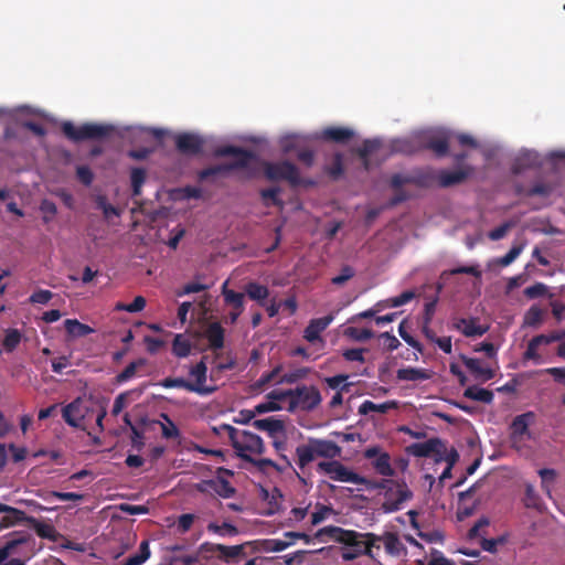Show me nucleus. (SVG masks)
I'll return each mask as SVG.
<instances>
[{
  "mask_svg": "<svg viewBox=\"0 0 565 565\" xmlns=\"http://www.w3.org/2000/svg\"><path fill=\"white\" fill-rule=\"evenodd\" d=\"M323 534L329 535L335 542L343 545L341 557L344 561H353L360 556H367L372 561H377V553L374 551L376 537L373 532H358L330 525L320 529L317 536Z\"/></svg>",
  "mask_w": 565,
  "mask_h": 565,
  "instance_id": "nucleus-1",
  "label": "nucleus"
},
{
  "mask_svg": "<svg viewBox=\"0 0 565 565\" xmlns=\"http://www.w3.org/2000/svg\"><path fill=\"white\" fill-rule=\"evenodd\" d=\"M206 356H203L198 363L189 366V376L192 380L184 377H166L159 384L164 388H183L188 392L196 393L201 396L213 394L217 387L215 385H207V365Z\"/></svg>",
  "mask_w": 565,
  "mask_h": 565,
  "instance_id": "nucleus-2",
  "label": "nucleus"
},
{
  "mask_svg": "<svg viewBox=\"0 0 565 565\" xmlns=\"http://www.w3.org/2000/svg\"><path fill=\"white\" fill-rule=\"evenodd\" d=\"M221 430L227 434L232 447L243 460H245L246 456H250V454L262 455L265 451L263 439L252 431L238 430L227 424L221 425L217 433Z\"/></svg>",
  "mask_w": 565,
  "mask_h": 565,
  "instance_id": "nucleus-3",
  "label": "nucleus"
},
{
  "mask_svg": "<svg viewBox=\"0 0 565 565\" xmlns=\"http://www.w3.org/2000/svg\"><path fill=\"white\" fill-rule=\"evenodd\" d=\"M61 129L64 136L73 142L102 139L114 131L111 125L86 122L77 127L72 121H64Z\"/></svg>",
  "mask_w": 565,
  "mask_h": 565,
  "instance_id": "nucleus-4",
  "label": "nucleus"
},
{
  "mask_svg": "<svg viewBox=\"0 0 565 565\" xmlns=\"http://www.w3.org/2000/svg\"><path fill=\"white\" fill-rule=\"evenodd\" d=\"M264 175L268 181H287L291 186H298L306 182L301 179L299 169L290 161H265L263 163ZM311 184L312 182H307Z\"/></svg>",
  "mask_w": 565,
  "mask_h": 565,
  "instance_id": "nucleus-5",
  "label": "nucleus"
},
{
  "mask_svg": "<svg viewBox=\"0 0 565 565\" xmlns=\"http://www.w3.org/2000/svg\"><path fill=\"white\" fill-rule=\"evenodd\" d=\"M95 411L92 405L77 397L62 408V417L64 422L77 429L86 430L87 423L93 418Z\"/></svg>",
  "mask_w": 565,
  "mask_h": 565,
  "instance_id": "nucleus-6",
  "label": "nucleus"
},
{
  "mask_svg": "<svg viewBox=\"0 0 565 565\" xmlns=\"http://www.w3.org/2000/svg\"><path fill=\"white\" fill-rule=\"evenodd\" d=\"M322 402L320 391L315 385H298L291 388V401L288 405L289 412H312Z\"/></svg>",
  "mask_w": 565,
  "mask_h": 565,
  "instance_id": "nucleus-7",
  "label": "nucleus"
},
{
  "mask_svg": "<svg viewBox=\"0 0 565 565\" xmlns=\"http://www.w3.org/2000/svg\"><path fill=\"white\" fill-rule=\"evenodd\" d=\"M253 159H255V153L242 148V152L236 153L234 161L205 168L198 173V178L203 182L213 180L215 177H224L231 171L247 168Z\"/></svg>",
  "mask_w": 565,
  "mask_h": 565,
  "instance_id": "nucleus-8",
  "label": "nucleus"
},
{
  "mask_svg": "<svg viewBox=\"0 0 565 565\" xmlns=\"http://www.w3.org/2000/svg\"><path fill=\"white\" fill-rule=\"evenodd\" d=\"M375 537L374 551L377 554L381 550V544H383L385 553L391 557L398 558L406 555L407 548L396 532L385 531L383 534H375Z\"/></svg>",
  "mask_w": 565,
  "mask_h": 565,
  "instance_id": "nucleus-9",
  "label": "nucleus"
},
{
  "mask_svg": "<svg viewBox=\"0 0 565 565\" xmlns=\"http://www.w3.org/2000/svg\"><path fill=\"white\" fill-rule=\"evenodd\" d=\"M317 471L327 475L333 481L353 483L354 480H358L356 472L338 460L320 461L317 465Z\"/></svg>",
  "mask_w": 565,
  "mask_h": 565,
  "instance_id": "nucleus-10",
  "label": "nucleus"
},
{
  "mask_svg": "<svg viewBox=\"0 0 565 565\" xmlns=\"http://www.w3.org/2000/svg\"><path fill=\"white\" fill-rule=\"evenodd\" d=\"M384 497L385 500L382 503V510L385 513H392L401 510L402 504L409 500L413 493L405 483H397L394 488H388Z\"/></svg>",
  "mask_w": 565,
  "mask_h": 565,
  "instance_id": "nucleus-11",
  "label": "nucleus"
},
{
  "mask_svg": "<svg viewBox=\"0 0 565 565\" xmlns=\"http://www.w3.org/2000/svg\"><path fill=\"white\" fill-rule=\"evenodd\" d=\"M444 447V440L438 437H433L424 443H414L406 447L405 451L417 458L437 457L440 455Z\"/></svg>",
  "mask_w": 565,
  "mask_h": 565,
  "instance_id": "nucleus-12",
  "label": "nucleus"
},
{
  "mask_svg": "<svg viewBox=\"0 0 565 565\" xmlns=\"http://www.w3.org/2000/svg\"><path fill=\"white\" fill-rule=\"evenodd\" d=\"M475 169L472 166H463L457 170H437V184L440 188H450L463 183L472 173Z\"/></svg>",
  "mask_w": 565,
  "mask_h": 565,
  "instance_id": "nucleus-13",
  "label": "nucleus"
},
{
  "mask_svg": "<svg viewBox=\"0 0 565 565\" xmlns=\"http://www.w3.org/2000/svg\"><path fill=\"white\" fill-rule=\"evenodd\" d=\"M535 414L526 412L513 418L510 425V440L513 445L523 441L524 436L531 437L529 426L534 422Z\"/></svg>",
  "mask_w": 565,
  "mask_h": 565,
  "instance_id": "nucleus-14",
  "label": "nucleus"
},
{
  "mask_svg": "<svg viewBox=\"0 0 565 565\" xmlns=\"http://www.w3.org/2000/svg\"><path fill=\"white\" fill-rule=\"evenodd\" d=\"M205 141L195 134L183 132L175 137V148L182 154L198 156L202 152Z\"/></svg>",
  "mask_w": 565,
  "mask_h": 565,
  "instance_id": "nucleus-15",
  "label": "nucleus"
},
{
  "mask_svg": "<svg viewBox=\"0 0 565 565\" xmlns=\"http://www.w3.org/2000/svg\"><path fill=\"white\" fill-rule=\"evenodd\" d=\"M280 459L284 460V467H279V463L268 458L255 459L252 456L245 457V461L255 466L257 470L263 473H266L269 468L275 469L279 473H285L288 470H291L298 477L299 480L305 481V479L292 467L291 461L288 459L286 455H280Z\"/></svg>",
  "mask_w": 565,
  "mask_h": 565,
  "instance_id": "nucleus-16",
  "label": "nucleus"
},
{
  "mask_svg": "<svg viewBox=\"0 0 565 565\" xmlns=\"http://www.w3.org/2000/svg\"><path fill=\"white\" fill-rule=\"evenodd\" d=\"M227 286L228 280L222 285L221 292L224 298V302L233 308L228 315V318L231 323H235L238 317L244 312L245 294L234 291Z\"/></svg>",
  "mask_w": 565,
  "mask_h": 565,
  "instance_id": "nucleus-17",
  "label": "nucleus"
},
{
  "mask_svg": "<svg viewBox=\"0 0 565 565\" xmlns=\"http://www.w3.org/2000/svg\"><path fill=\"white\" fill-rule=\"evenodd\" d=\"M542 166L540 154L533 150L521 151L513 161L511 171L513 174H521L526 170L536 169Z\"/></svg>",
  "mask_w": 565,
  "mask_h": 565,
  "instance_id": "nucleus-18",
  "label": "nucleus"
},
{
  "mask_svg": "<svg viewBox=\"0 0 565 565\" xmlns=\"http://www.w3.org/2000/svg\"><path fill=\"white\" fill-rule=\"evenodd\" d=\"M460 359L476 380L487 382L495 376L494 371L491 367L483 365L479 359L468 358L463 354L460 355Z\"/></svg>",
  "mask_w": 565,
  "mask_h": 565,
  "instance_id": "nucleus-19",
  "label": "nucleus"
},
{
  "mask_svg": "<svg viewBox=\"0 0 565 565\" xmlns=\"http://www.w3.org/2000/svg\"><path fill=\"white\" fill-rule=\"evenodd\" d=\"M333 315H328L322 318L312 319L303 331V338L310 342L321 341V332L324 331L333 321Z\"/></svg>",
  "mask_w": 565,
  "mask_h": 565,
  "instance_id": "nucleus-20",
  "label": "nucleus"
},
{
  "mask_svg": "<svg viewBox=\"0 0 565 565\" xmlns=\"http://www.w3.org/2000/svg\"><path fill=\"white\" fill-rule=\"evenodd\" d=\"M317 457L334 459L341 455V447L332 440L309 438Z\"/></svg>",
  "mask_w": 565,
  "mask_h": 565,
  "instance_id": "nucleus-21",
  "label": "nucleus"
},
{
  "mask_svg": "<svg viewBox=\"0 0 565 565\" xmlns=\"http://www.w3.org/2000/svg\"><path fill=\"white\" fill-rule=\"evenodd\" d=\"M354 136V131L345 127H328L322 130L321 137L324 140L333 141L337 143H347Z\"/></svg>",
  "mask_w": 565,
  "mask_h": 565,
  "instance_id": "nucleus-22",
  "label": "nucleus"
},
{
  "mask_svg": "<svg viewBox=\"0 0 565 565\" xmlns=\"http://www.w3.org/2000/svg\"><path fill=\"white\" fill-rule=\"evenodd\" d=\"M252 424L256 429L267 431L271 438H275L277 434L284 435L285 433L284 422L275 417L255 419Z\"/></svg>",
  "mask_w": 565,
  "mask_h": 565,
  "instance_id": "nucleus-23",
  "label": "nucleus"
},
{
  "mask_svg": "<svg viewBox=\"0 0 565 565\" xmlns=\"http://www.w3.org/2000/svg\"><path fill=\"white\" fill-rule=\"evenodd\" d=\"M455 328L460 330L466 337H481L488 331V327L477 324V319L460 318L455 323Z\"/></svg>",
  "mask_w": 565,
  "mask_h": 565,
  "instance_id": "nucleus-24",
  "label": "nucleus"
},
{
  "mask_svg": "<svg viewBox=\"0 0 565 565\" xmlns=\"http://www.w3.org/2000/svg\"><path fill=\"white\" fill-rule=\"evenodd\" d=\"M204 337L213 350H221L224 347V329L220 322H212L207 326Z\"/></svg>",
  "mask_w": 565,
  "mask_h": 565,
  "instance_id": "nucleus-25",
  "label": "nucleus"
},
{
  "mask_svg": "<svg viewBox=\"0 0 565 565\" xmlns=\"http://www.w3.org/2000/svg\"><path fill=\"white\" fill-rule=\"evenodd\" d=\"M204 483L224 499L232 498L236 493L235 488L225 478L218 477L216 479L206 480Z\"/></svg>",
  "mask_w": 565,
  "mask_h": 565,
  "instance_id": "nucleus-26",
  "label": "nucleus"
},
{
  "mask_svg": "<svg viewBox=\"0 0 565 565\" xmlns=\"http://www.w3.org/2000/svg\"><path fill=\"white\" fill-rule=\"evenodd\" d=\"M145 391V387H138L130 391H126L120 393L114 401L111 414L117 416L121 413V411L127 406L129 399L139 398Z\"/></svg>",
  "mask_w": 565,
  "mask_h": 565,
  "instance_id": "nucleus-27",
  "label": "nucleus"
},
{
  "mask_svg": "<svg viewBox=\"0 0 565 565\" xmlns=\"http://www.w3.org/2000/svg\"><path fill=\"white\" fill-rule=\"evenodd\" d=\"M430 376L431 375L428 370L418 367H404L396 372V377L399 381L417 382L429 380Z\"/></svg>",
  "mask_w": 565,
  "mask_h": 565,
  "instance_id": "nucleus-28",
  "label": "nucleus"
},
{
  "mask_svg": "<svg viewBox=\"0 0 565 565\" xmlns=\"http://www.w3.org/2000/svg\"><path fill=\"white\" fill-rule=\"evenodd\" d=\"M296 456H297V466L299 469L303 470L310 462H312L317 455L315 452V448L310 441L308 440L307 444H301L296 448Z\"/></svg>",
  "mask_w": 565,
  "mask_h": 565,
  "instance_id": "nucleus-29",
  "label": "nucleus"
},
{
  "mask_svg": "<svg viewBox=\"0 0 565 565\" xmlns=\"http://www.w3.org/2000/svg\"><path fill=\"white\" fill-rule=\"evenodd\" d=\"M392 152L402 153V154H414L417 153V143L415 135L407 138H399L392 141L391 145Z\"/></svg>",
  "mask_w": 565,
  "mask_h": 565,
  "instance_id": "nucleus-30",
  "label": "nucleus"
},
{
  "mask_svg": "<svg viewBox=\"0 0 565 565\" xmlns=\"http://www.w3.org/2000/svg\"><path fill=\"white\" fill-rule=\"evenodd\" d=\"M64 328L68 335L73 338L86 337L94 332V329L88 324L79 322L77 319H66Z\"/></svg>",
  "mask_w": 565,
  "mask_h": 565,
  "instance_id": "nucleus-31",
  "label": "nucleus"
},
{
  "mask_svg": "<svg viewBox=\"0 0 565 565\" xmlns=\"http://www.w3.org/2000/svg\"><path fill=\"white\" fill-rule=\"evenodd\" d=\"M463 396L466 398L482 402L486 404L492 403L494 398V394L492 391L479 387L477 385L468 386L463 392Z\"/></svg>",
  "mask_w": 565,
  "mask_h": 565,
  "instance_id": "nucleus-32",
  "label": "nucleus"
},
{
  "mask_svg": "<svg viewBox=\"0 0 565 565\" xmlns=\"http://www.w3.org/2000/svg\"><path fill=\"white\" fill-rule=\"evenodd\" d=\"M28 524L34 529L38 536H40L42 539H47L51 541H56L57 532L52 524L40 522L39 520H36L33 516L28 519Z\"/></svg>",
  "mask_w": 565,
  "mask_h": 565,
  "instance_id": "nucleus-33",
  "label": "nucleus"
},
{
  "mask_svg": "<svg viewBox=\"0 0 565 565\" xmlns=\"http://www.w3.org/2000/svg\"><path fill=\"white\" fill-rule=\"evenodd\" d=\"M372 467L379 475L383 477L391 478L395 475V470L391 465V456L388 452L380 454V456H377V458L372 461Z\"/></svg>",
  "mask_w": 565,
  "mask_h": 565,
  "instance_id": "nucleus-34",
  "label": "nucleus"
},
{
  "mask_svg": "<svg viewBox=\"0 0 565 565\" xmlns=\"http://www.w3.org/2000/svg\"><path fill=\"white\" fill-rule=\"evenodd\" d=\"M146 364L147 360L143 358L132 361L120 373L116 375V383L122 384L134 379L137 375L138 370L143 367Z\"/></svg>",
  "mask_w": 565,
  "mask_h": 565,
  "instance_id": "nucleus-35",
  "label": "nucleus"
},
{
  "mask_svg": "<svg viewBox=\"0 0 565 565\" xmlns=\"http://www.w3.org/2000/svg\"><path fill=\"white\" fill-rule=\"evenodd\" d=\"M245 294L252 299L258 301L264 306V301L269 296V290L266 286L260 285L256 281H249L245 286Z\"/></svg>",
  "mask_w": 565,
  "mask_h": 565,
  "instance_id": "nucleus-36",
  "label": "nucleus"
},
{
  "mask_svg": "<svg viewBox=\"0 0 565 565\" xmlns=\"http://www.w3.org/2000/svg\"><path fill=\"white\" fill-rule=\"evenodd\" d=\"M397 407L396 402L390 401L382 404H375L372 401H364L359 406V413L361 415H367L369 413L376 412L381 414L387 413L390 409Z\"/></svg>",
  "mask_w": 565,
  "mask_h": 565,
  "instance_id": "nucleus-37",
  "label": "nucleus"
},
{
  "mask_svg": "<svg viewBox=\"0 0 565 565\" xmlns=\"http://www.w3.org/2000/svg\"><path fill=\"white\" fill-rule=\"evenodd\" d=\"M244 544L241 545H234V546H226L223 544H218V554L217 557L226 563H231L235 558L239 556H244Z\"/></svg>",
  "mask_w": 565,
  "mask_h": 565,
  "instance_id": "nucleus-38",
  "label": "nucleus"
},
{
  "mask_svg": "<svg viewBox=\"0 0 565 565\" xmlns=\"http://www.w3.org/2000/svg\"><path fill=\"white\" fill-rule=\"evenodd\" d=\"M31 516H28L22 510H19L14 508V512H9L6 515H3L0 520V531L3 529H9L11 526H14L20 523H28V519Z\"/></svg>",
  "mask_w": 565,
  "mask_h": 565,
  "instance_id": "nucleus-39",
  "label": "nucleus"
},
{
  "mask_svg": "<svg viewBox=\"0 0 565 565\" xmlns=\"http://www.w3.org/2000/svg\"><path fill=\"white\" fill-rule=\"evenodd\" d=\"M192 349L191 342L183 334H175L172 341V353L177 358H186Z\"/></svg>",
  "mask_w": 565,
  "mask_h": 565,
  "instance_id": "nucleus-40",
  "label": "nucleus"
},
{
  "mask_svg": "<svg viewBox=\"0 0 565 565\" xmlns=\"http://www.w3.org/2000/svg\"><path fill=\"white\" fill-rule=\"evenodd\" d=\"M160 417L166 422L161 423L159 420H153L154 424H159L161 427V434L162 437L166 439H175L180 437V430L175 426V424L171 420V418L166 414L162 413Z\"/></svg>",
  "mask_w": 565,
  "mask_h": 565,
  "instance_id": "nucleus-41",
  "label": "nucleus"
},
{
  "mask_svg": "<svg viewBox=\"0 0 565 565\" xmlns=\"http://www.w3.org/2000/svg\"><path fill=\"white\" fill-rule=\"evenodd\" d=\"M149 542L145 540L140 543L139 551L136 554L128 556L120 565H141L149 558Z\"/></svg>",
  "mask_w": 565,
  "mask_h": 565,
  "instance_id": "nucleus-42",
  "label": "nucleus"
},
{
  "mask_svg": "<svg viewBox=\"0 0 565 565\" xmlns=\"http://www.w3.org/2000/svg\"><path fill=\"white\" fill-rule=\"evenodd\" d=\"M206 530L207 532L217 534L220 536H235L239 533L238 529L230 522H223L222 524L210 522L206 526Z\"/></svg>",
  "mask_w": 565,
  "mask_h": 565,
  "instance_id": "nucleus-43",
  "label": "nucleus"
},
{
  "mask_svg": "<svg viewBox=\"0 0 565 565\" xmlns=\"http://www.w3.org/2000/svg\"><path fill=\"white\" fill-rule=\"evenodd\" d=\"M437 182V170L427 169L413 175V184L428 188Z\"/></svg>",
  "mask_w": 565,
  "mask_h": 565,
  "instance_id": "nucleus-44",
  "label": "nucleus"
},
{
  "mask_svg": "<svg viewBox=\"0 0 565 565\" xmlns=\"http://www.w3.org/2000/svg\"><path fill=\"white\" fill-rule=\"evenodd\" d=\"M130 181L132 188V195H140L141 186L146 181V170L142 168H132L130 172Z\"/></svg>",
  "mask_w": 565,
  "mask_h": 565,
  "instance_id": "nucleus-45",
  "label": "nucleus"
},
{
  "mask_svg": "<svg viewBox=\"0 0 565 565\" xmlns=\"http://www.w3.org/2000/svg\"><path fill=\"white\" fill-rule=\"evenodd\" d=\"M22 334L18 329H8L2 341V345L7 352H12L20 344Z\"/></svg>",
  "mask_w": 565,
  "mask_h": 565,
  "instance_id": "nucleus-46",
  "label": "nucleus"
},
{
  "mask_svg": "<svg viewBox=\"0 0 565 565\" xmlns=\"http://www.w3.org/2000/svg\"><path fill=\"white\" fill-rule=\"evenodd\" d=\"M343 171H344L343 156H342V153L337 152L333 156L331 164L326 168V172L333 180H338L343 174Z\"/></svg>",
  "mask_w": 565,
  "mask_h": 565,
  "instance_id": "nucleus-47",
  "label": "nucleus"
},
{
  "mask_svg": "<svg viewBox=\"0 0 565 565\" xmlns=\"http://www.w3.org/2000/svg\"><path fill=\"white\" fill-rule=\"evenodd\" d=\"M429 150H431L438 158L447 156L449 151L447 138L443 135L436 134L433 143L429 145Z\"/></svg>",
  "mask_w": 565,
  "mask_h": 565,
  "instance_id": "nucleus-48",
  "label": "nucleus"
},
{
  "mask_svg": "<svg viewBox=\"0 0 565 565\" xmlns=\"http://www.w3.org/2000/svg\"><path fill=\"white\" fill-rule=\"evenodd\" d=\"M146 307V299L142 296H137L131 303L117 302L115 306L116 311L139 312Z\"/></svg>",
  "mask_w": 565,
  "mask_h": 565,
  "instance_id": "nucleus-49",
  "label": "nucleus"
},
{
  "mask_svg": "<svg viewBox=\"0 0 565 565\" xmlns=\"http://www.w3.org/2000/svg\"><path fill=\"white\" fill-rule=\"evenodd\" d=\"M539 475L541 477L542 489L548 495H551V489H552V486L555 482L556 476H557L556 471L554 469L543 468V469L539 470Z\"/></svg>",
  "mask_w": 565,
  "mask_h": 565,
  "instance_id": "nucleus-50",
  "label": "nucleus"
},
{
  "mask_svg": "<svg viewBox=\"0 0 565 565\" xmlns=\"http://www.w3.org/2000/svg\"><path fill=\"white\" fill-rule=\"evenodd\" d=\"M459 459V454L455 448L447 450L446 443L444 441L443 451L440 455H437L435 458V462L439 463L441 461H446L447 466L454 467Z\"/></svg>",
  "mask_w": 565,
  "mask_h": 565,
  "instance_id": "nucleus-51",
  "label": "nucleus"
},
{
  "mask_svg": "<svg viewBox=\"0 0 565 565\" xmlns=\"http://www.w3.org/2000/svg\"><path fill=\"white\" fill-rule=\"evenodd\" d=\"M292 545V541H285L279 539L265 540L263 542V550L265 552H281Z\"/></svg>",
  "mask_w": 565,
  "mask_h": 565,
  "instance_id": "nucleus-52",
  "label": "nucleus"
},
{
  "mask_svg": "<svg viewBox=\"0 0 565 565\" xmlns=\"http://www.w3.org/2000/svg\"><path fill=\"white\" fill-rule=\"evenodd\" d=\"M381 141L379 139H365L360 148L356 149L359 158H365L379 150Z\"/></svg>",
  "mask_w": 565,
  "mask_h": 565,
  "instance_id": "nucleus-53",
  "label": "nucleus"
},
{
  "mask_svg": "<svg viewBox=\"0 0 565 565\" xmlns=\"http://www.w3.org/2000/svg\"><path fill=\"white\" fill-rule=\"evenodd\" d=\"M523 248L524 246L522 244L512 246L504 256L497 259V264L501 267L511 265L522 253Z\"/></svg>",
  "mask_w": 565,
  "mask_h": 565,
  "instance_id": "nucleus-54",
  "label": "nucleus"
},
{
  "mask_svg": "<svg viewBox=\"0 0 565 565\" xmlns=\"http://www.w3.org/2000/svg\"><path fill=\"white\" fill-rule=\"evenodd\" d=\"M347 379H348L347 375L340 374V375L327 377L326 383L332 390H339V392H349L351 384L344 383L347 381Z\"/></svg>",
  "mask_w": 565,
  "mask_h": 565,
  "instance_id": "nucleus-55",
  "label": "nucleus"
},
{
  "mask_svg": "<svg viewBox=\"0 0 565 565\" xmlns=\"http://www.w3.org/2000/svg\"><path fill=\"white\" fill-rule=\"evenodd\" d=\"M542 322V310L532 306L524 316V324L529 327H537Z\"/></svg>",
  "mask_w": 565,
  "mask_h": 565,
  "instance_id": "nucleus-56",
  "label": "nucleus"
},
{
  "mask_svg": "<svg viewBox=\"0 0 565 565\" xmlns=\"http://www.w3.org/2000/svg\"><path fill=\"white\" fill-rule=\"evenodd\" d=\"M280 193V189L277 186L263 189L260 191V196L264 200L265 204L268 205L267 201L270 200L273 205L281 206L282 201L278 198Z\"/></svg>",
  "mask_w": 565,
  "mask_h": 565,
  "instance_id": "nucleus-57",
  "label": "nucleus"
},
{
  "mask_svg": "<svg viewBox=\"0 0 565 565\" xmlns=\"http://www.w3.org/2000/svg\"><path fill=\"white\" fill-rule=\"evenodd\" d=\"M282 366L279 364L275 366L270 372L264 373L254 384V387L257 390H262L265 385L269 384L271 381L276 379L281 372Z\"/></svg>",
  "mask_w": 565,
  "mask_h": 565,
  "instance_id": "nucleus-58",
  "label": "nucleus"
},
{
  "mask_svg": "<svg viewBox=\"0 0 565 565\" xmlns=\"http://www.w3.org/2000/svg\"><path fill=\"white\" fill-rule=\"evenodd\" d=\"M345 334L353 338L356 341H367L374 335L371 329H358L354 327H349L345 330Z\"/></svg>",
  "mask_w": 565,
  "mask_h": 565,
  "instance_id": "nucleus-59",
  "label": "nucleus"
},
{
  "mask_svg": "<svg viewBox=\"0 0 565 565\" xmlns=\"http://www.w3.org/2000/svg\"><path fill=\"white\" fill-rule=\"evenodd\" d=\"M436 134L423 131L415 135L418 152L429 150V145L433 143Z\"/></svg>",
  "mask_w": 565,
  "mask_h": 565,
  "instance_id": "nucleus-60",
  "label": "nucleus"
},
{
  "mask_svg": "<svg viewBox=\"0 0 565 565\" xmlns=\"http://www.w3.org/2000/svg\"><path fill=\"white\" fill-rule=\"evenodd\" d=\"M308 373V370L302 367V369H297L292 372H289V373H285L280 379L279 381L277 382L278 384H294L296 383L298 380L300 379H303Z\"/></svg>",
  "mask_w": 565,
  "mask_h": 565,
  "instance_id": "nucleus-61",
  "label": "nucleus"
},
{
  "mask_svg": "<svg viewBox=\"0 0 565 565\" xmlns=\"http://www.w3.org/2000/svg\"><path fill=\"white\" fill-rule=\"evenodd\" d=\"M405 321H402L398 326V333L401 335V338L408 344L411 345L412 348H414L415 350H417L419 353H423V347L422 344L414 338L412 337L407 331H406V328H405Z\"/></svg>",
  "mask_w": 565,
  "mask_h": 565,
  "instance_id": "nucleus-62",
  "label": "nucleus"
},
{
  "mask_svg": "<svg viewBox=\"0 0 565 565\" xmlns=\"http://www.w3.org/2000/svg\"><path fill=\"white\" fill-rule=\"evenodd\" d=\"M96 205L99 210H102L105 218H109L111 215H119L118 209L109 204L105 196H98L96 200Z\"/></svg>",
  "mask_w": 565,
  "mask_h": 565,
  "instance_id": "nucleus-63",
  "label": "nucleus"
},
{
  "mask_svg": "<svg viewBox=\"0 0 565 565\" xmlns=\"http://www.w3.org/2000/svg\"><path fill=\"white\" fill-rule=\"evenodd\" d=\"M52 298H53V294H52V291L46 290V289H39V290L34 291V292L30 296L29 301H30L31 303L45 305V303H47Z\"/></svg>",
  "mask_w": 565,
  "mask_h": 565,
  "instance_id": "nucleus-64",
  "label": "nucleus"
}]
</instances>
